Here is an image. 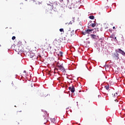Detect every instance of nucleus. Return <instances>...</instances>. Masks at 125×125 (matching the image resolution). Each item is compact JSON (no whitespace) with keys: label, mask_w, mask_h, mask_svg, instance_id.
Wrapping results in <instances>:
<instances>
[{"label":"nucleus","mask_w":125,"mask_h":125,"mask_svg":"<svg viewBox=\"0 0 125 125\" xmlns=\"http://www.w3.org/2000/svg\"><path fill=\"white\" fill-rule=\"evenodd\" d=\"M115 53L113 55V59L114 60H119L120 59V54L119 53H120V54H122V55H123V56H125V51H123L121 49H117L115 50Z\"/></svg>","instance_id":"obj_1"},{"label":"nucleus","mask_w":125,"mask_h":125,"mask_svg":"<svg viewBox=\"0 0 125 125\" xmlns=\"http://www.w3.org/2000/svg\"><path fill=\"white\" fill-rule=\"evenodd\" d=\"M48 5V8H49L50 10H52V9H56V7H57V5L58 4L56 2H54L53 3H47Z\"/></svg>","instance_id":"obj_2"},{"label":"nucleus","mask_w":125,"mask_h":125,"mask_svg":"<svg viewBox=\"0 0 125 125\" xmlns=\"http://www.w3.org/2000/svg\"><path fill=\"white\" fill-rule=\"evenodd\" d=\"M73 32L74 30H71V29H67L65 31V36L67 38H70L73 36Z\"/></svg>","instance_id":"obj_3"},{"label":"nucleus","mask_w":125,"mask_h":125,"mask_svg":"<svg viewBox=\"0 0 125 125\" xmlns=\"http://www.w3.org/2000/svg\"><path fill=\"white\" fill-rule=\"evenodd\" d=\"M53 44L55 46H59L61 44V40L57 39H55L53 42Z\"/></svg>","instance_id":"obj_4"},{"label":"nucleus","mask_w":125,"mask_h":125,"mask_svg":"<svg viewBox=\"0 0 125 125\" xmlns=\"http://www.w3.org/2000/svg\"><path fill=\"white\" fill-rule=\"evenodd\" d=\"M57 70L58 71V70H60V71H61L62 72H65V68L63 67L62 65H59V67L57 68Z\"/></svg>","instance_id":"obj_5"},{"label":"nucleus","mask_w":125,"mask_h":125,"mask_svg":"<svg viewBox=\"0 0 125 125\" xmlns=\"http://www.w3.org/2000/svg\"><path fill=\"white\" fill-rule=\"evenodd\" d=\"M68 89L71 91V92H72V93H74V92H75V87H74V86L73 85L69 87Z\"/></svg>","instance_id":"obj_6"},{"label":"nucleus","mask_w":125,"mask_h":125,"mask_svg":"<svg viewBox=\"0 0 125 125\" xmlns=\"http://www.w3.org/2000/svg\"><path fill=\"white\" fill-rule=\"evenodd\" d=\"M62 40L63 42H67L69 41V37H66V35H65V37L62 38Z\"/></svg>","instance_id":"obj_7"},{"label":"nucleus","mask_w":125,"mask_h":125,"mask_svg":"<svg viewBox=\"0 0 125 125\" xmlns=\"http://www.w3.org/2000/svg\"><path fill=\"white\" fill-rule=\"evenodd\" d=\"M43 119L44 120H47V118H48V116L47 115V114L46 113L45 115H43Z\"/></svg>","instance_id":"obj_8"},{"label":"nucleus","mask_w":125,"mask_h":125,"mask_svg":"<svg viewBox=\"0 0 125 125\" xmlns=\"http://www.w3.org/2000/svg\"><path fill=\"white\" fill-rule=\"evenodd\" d=\"M92 31H93V29H88L86 30V32L87 34H89V33H91Z\"/></svg>","instance_id":"obj_9"},{"label":"nucleus","mask_w":125,"mask_h":125,"mask_svg":"<svg viewBox=\"0 0 125 125\" xmlns=\"http://www.w3.org/2000/svg\"><path fill=\"white\" fill-rule=\"evenodd\" d=\"M100 98H101V96L100 95L96 96V97H95L96 100H99V99H100Z\"/></svg>","instance_id":"obj_10"},{"label":"nucleus","mask_w":125,"mask_h":125,"mask_svg":"<svg viewBox=\"0 0 125 125\" xmlns=\"http://www.w3.org/2000/svg\"><path fill=\"white\" fill-rule=\"evenodd\" d=\"M58 55L59 56H61V57H62V56H63V52H60L58 54Z\"/></svg>","instance_id":"obj_11"},{"label":"nucleus","mask_w":125,"mask_h":125,"mask_svg":"<svg viewBox=\"0 0 125 125\" xmlns=\"http://www.w3.org/2000/svg\"><path fill=\"white\" fill-rule=\"evenodd\" d=\"M90 26H91V27H93V28H94V27H95V26H96V23H91L90 24Z\"/></svg>","instance_id":"obj_12"},{"label":"nucleus","mask_w":125,"mask_h":125,"mask_svg":"<svg viewBox=\"0 0 125 125\" xmlns=\"http://www.w3.org/2000/svg\"><path fill=\"white\" fill-rule=\"evenodd\" d=\"M91 37L92 39H96V35H95L92 34L91 35Z\"/></svg>","instance_id":"obj_13"},{"label":"nucleus","mask_w":125,"mask_h":125,"mask_svg":"<svg viewBox=\"0 0 125 125\" xmlns=\"http://www.w3.org/2000/svg\"><path fill=\"white\" fill-rule=\"evenodd\" d=\"M62 65H63V63H62V64H61L59 62H57V68H59V66H62Z\"/></svg>","instance_id":"obj_14"},{"label":"nucleus","mask_w":125,"mask_h":125,"mask_svg":"<svg viewBox=\"0 0 125 125\" xmlns=\"http://www.w3.org/2000/svg\"><path fill=\"white\" fill-rule=\"evenodd\" d=\"M89 18L90 19H92V20L94 19V16H90L89 17Z\"/></svg>","instance_id":"obj_15"},{"label":"nucleus","mask_w":125,"mask_h":125,"mask_svg":"<svg viewBox=\"0 0 125 125\" xmlns=\"http://www.w3.org/2000/svg\"><path fill=\"white\" fill-rule=\"evenodd\" d=\"M104 87L107 90H108V89L109 88V85H105Z\"/></svg>","instance_id":"obj_16"},{"label":"nucleus","mask_w":125,"mask_h":125,"mask_svg":"<svg viewBox=\"0 0 125 125\" xmlns=\"http://www.w3.org/2000/svg\"><path fill=\"white\" fill-rule=\"evenodd\" d=\"M60 31L61 32H63V33H64V29H63V28L60 29Z\"/></svg>","instance_id":"obj_17"},{"label":"nucleus","mask_w":125,"mask_h":125,"mask_svg":"<svg viewBox=\"0 0 125 125\" xmlns=\"http://www.w3.org/2000/svg\"><path fill=\"white\" fill-rule=\"evenodd\" d=\"M86 34H87V33H86V30L85 31V32H83V34L84 35H86Z\"/></svg>","instance_id":"obj_18"},{"label":"nucleus","mask_w":125,"mask_h":125,"mask_svg":"<svg viewBox=\"0 0 125 125\" xmlns=\"http://www.w3.org/2000/svg\"><path fill=\"white\" fill-rule=\"evenodd\" d=\"M16 39V37H15V36H13L12 38V40H13V41H14V40H15Z\"/></svg>","instance_id":"obj_19"},{"label":"nucleus","mask_w":125,"mask_h":125,"mask_svg":"<svg viewBox=\"0 0 125 125\" xmlns=\"http://www.w3.org/2000/svg\"><path fill=\"white\" fill-rule=\"evenodd\" d=\"M60 2H63V0H59Z\"/></svg>","instance_id":"obj_20"},{"label":"nucleus","mask_w":125,"mask_h":125,"mask_svg":"<svg viewBox=\"0 0 125 125\" xmlns=\"http://www.w3.org/2000/svg\"><path fill=\"white\" fill-rule=\"evenodd\" d=\"M23 73H25V75H26V70H24V71H23Z\"/></svg>","instance_id":"obj_21"},{"label":"nucleus","mask_w":125,"mask_h":125,"mask_svg":"<svg viewBox=\"0 0 125 125\" xmlns=\"http://www.w3.org/2000/svg\"><path fill=\"white\" fill-rule=\"evenodd\" d=\"M115 101H116V102H118V100H115Z\"/></svg>","instance_id":"obj_22"},{"label":"nucleus","mask_w":125,"mask_h":125,"mask_svg":"<svg viewBox=\"0 0 125 125\" xmlns=\"http://www.w3.org/2000/svg\"><path fill=\"white\" fill-rule=\"evenodd\" d=\"M113 29H115V26H113Z\"/></svg>","instance_id":"obj_23"},{"label":"nucleus","mask_w":125,"mask_h":125,"mask_svg":"<svg viewBox=\"0 0 125 125\" xmlns=\"http://www.w3.org/2000/svg\"><path fill=\"white\" fill-rule=\"evenodd\" d=\"M116 94L117 95H118V93H116Z\"/></svg>","instance_id":"obj_24"},{"label":"nucleus","mask_w":125,"mask_h":125,"mask_svg":"<svg viewBox=\"0 0 125 125\" xmlns=\"http://www.w3.org/2000/svg\"><path fill=\"white\" fill-rule=\"evenodd\" d=\"M51 47H52L51 46H50V49H51Z\"/></svg>","instance_id":"obj_25"},{"label":"nucleus","mask_w":125,"mask_h":125,"mask_svg":"<svg viewBox=\"0 0 125 125\" xmlns=\"http://www.w3.org/2000/svg\"><path fill=\"white\" fill-rule=\"evenodd\" d=\"M12 84H13V82H12Z\"/></svg>","instance_id":"obj_26"},{"label":"nucleus","mask_w":125,"mask_h":125,"mask_svg":"<svg viewBox=\"0 0 125 125\" xmlns=\"http://www.w3.org/2000/svg\"><path fill=\"white\" fill-rule=\"evenodd\" d=\"M114 97H115V94H114Z\"/></svg>","instance_id":"obj_27"},{"label":"nucleus","mask_w":125,"mask_h":125,"mask_svg":"<svg viewBox=\"0 0 125 125\" xmlns=\"http://www.w3.org/2000/svg\"><path fill=\"white\" fill-rule=\"evenodd\" d=\"M33 0V1H34L35 0Z\"/></svg>","instance_id":"obj_28"},{"label":"nucleus","mask_w":125,"mask_h":125,"mask_svg":"<svg viewBox=\"0 0 125 125\" xmlns=\"http://www.w3.org/2000/svg\"><path fill=\"white\" fill-rule=\"evenodd\" d=\"M32 57H34V56H33Z\"/></svg>","instance_id":"obj_29"},{"label":"nucleus","mask_w":125,"mask_h":125,"mask_svg":"<svg viewBox=\"0 0 125 125\" xmlns=\"http://www.w3.org/2000/svg\"><path fill=\"white\" fill-rule=\"evenodd\" d=\"M108 1V0H107Z\"/></svg>","instance_id":"obj_30"}]
</instances>
